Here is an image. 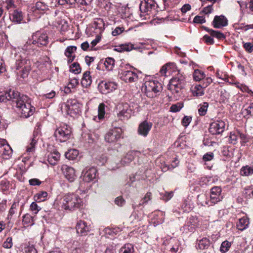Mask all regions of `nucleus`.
Listing matches in <instances>:
<instances>
[{"label": "nucleus", "instance_id": "58", "mask_svg": "<svg viewBox=\"0 0 253 253\" xmlns=\"http://www.w3.org/2000/svg\"><path fill=\"white\" fill-rule=\"evenodd\" d=\"M30 209L35 214H37L41 209V208L35 202L32 203L30 206Z\"/></svg>", "mask_w": 253, "mask_h": 253}, {"label": "nucleus", "instance_id": "18", "mask_svg": "<svg viewBox=\"0 0 253 253\" xmlns=\"http://www.w3.org/2000/svg\"><path fill=\"white\" fill-rule=\"evenodd\" d=\"M140 154V152L138 151H129L121 160V162L123 165H127L132 161L135 157L139 156Z\"/></svg>", "mask_w": 253, "mask_h": 253}, {"label": "nucleus", "instance_id": "31", "mask_svg": "<svg viewBox=\"0 0 253 253\" xmlns=\"http://www.w3.org/2000/svg\"><path fill=\"white\" fill-rule=\"evenodd\" d=\"M85 251V249L84 243L76 242L74 243L71 253H84Z\"/></svg>", "mask_w": 253, "mask_h": 253}, {"label": "nucleus", "instance_id": "59", "mask_svg": "<svg viewBox=\"0 0 253 253\" xmlns=\"http://www.w3.org/2000/svg\"><path fill=\"white\" fill-rule=\"evenodd\" d=\"M182 106L180 104L177 103L176 104H173L170 107V111L172 112H177L180 110Z\"/></svg>", "mask_w": 253, "mask_h": 253}, {"label": "nucleus", "instance_id": "46", "mask_svg": "<svg viewBox=\"0 0 253 253\" xmlns=\"http://www.w3.org/2000/svg\"><path fill=\"white\" fill-rule=\"evenodd\" d=\"M47 196V193L45 191H41L39 193L36 194L34 198L36 201L39 202H42L45 201Z\"/></svg>", "mask_w": 253, "mask_h": 253}, {"label": "nucleus", "instance_id": "42", "mask_svg": "<svg viewBox=\"0 0 253 253\" xmlns=\"http://www.w3.org/2000/svg\"><path fill=\"white\" fill-rule=\"evenodd\" d=\"M152 194L150 192H147L144 197L142 200V202L139 203L138 205H132V208L135 210L137 207L142 206L147 203L151 199Z\"/></svg>", "mask_w": 253, "mask_h": 253}, {"label": "nucleus", "instance_id": "14", "mask_svg": "<svg viewBox=\"0 0 253 253\" xmlns=\"http://www.w3.org/2000/svg\"><path fill=\"white\" fill-rule=\"evenodd\" d=\"M61 170L65 177L69 181L73 182L75 180L76 178L75 170L73 168L67 165H63L61 167Z\"/></svg>", "mask_w": 253, "mask_h": 253}, {"label": "nucleus", "instance_id": "49", "mask_svg": "<svg viewBox=\"0 0 253 253\" xmlns=\"http://www.w3.org/2000/svg\"><path fill=\"white\" fill-rule=\"evenodd\" d=\"M70 71L75 74H79L81 72V68L79 63L75 62L70 66Z\"/></svg>", "mask_w": 253, "mask_h": 253}, {"label": "nucleus", "instance_id": "28", "mask_svg": "<svg viewBox=\"0 0 253 253\" xmlns=\"http://www.w3.org/2000/svg\"><path fill=\"white\" fill-rule=\"evenodd\" d=\"M211 242L209 239L207 238H203L202 239L198 241V248L200 250H205L210 247Z\"/></svg>", "mask_w": 253, "mask_h": 253}, {"label": "nucleus", "instance_id": "1", "mask_svg": "<svg viewBox=\"0 0 253 253\" xmlns=\"http://www.w3.org/2000/svg\"><path fill=\"white\" fill-rule=\"evenodd\" d=\"M13 106L17 108V111L21 114V117L28 118L32 116L35 112V108L32 106L31 102L26 95H21L18 93V96L14 100Z\"/></svg>", "mask_w": 253, "mask_h": 253}, {"label": "nucleus", "instance_id": "11", "mask_svg": "<svg viewBox=\"0 0 253 253\" xmlns=\"http://www.w3.org/2000/svg\"><path fill=\"white\" fill-rule=\"evenodd\" d=\"M117 84L114 82H108L102 81L99 85L98 88L102 94H106L117 89Z\"/></svg>", "mask_w": 253, "mask_h": 253}, {"label": "nucleus", "instance_id": "33", "mask_svg": "<svg viewBox=\"0 0 253 253\" xmlns=\"http://www.w3.org/2000/svg\"><path fill=\"white\" fill-rule=\"evenodd\" d=\"M79 151L76 149H70L65 153V157L69 160H75L79 155Z\"/></svg>", "mask_w": 253, "mask_h": 253}, {"label": "nucleus", "instance_id": "60", "mask_svg": "<svg viewBox=\"0 0 253 253\" xmlns=\"http://www.w3.org/2000/svg\"><path fill=\"white\" fill-rule=\"evenodd\" d=\"M244 47L249 53H251L253 51V44L251 42H246L244 43Z\"/></svg>", "mask_w": 253, "mask_h": 253}, {"label": "nucleus", "instance_id": "44", "mask_svg": "<svg viewBox=\"0 0 253 253\" xmlns=\"http://www.w3.org/2000/svg\"><path fill=\"white\" fill-rule=\"evenodd\" d=\"M105 105L104 103H100L98 107V119L100 120L104 118L105 114Z\"/></svg>", "mask_w": 253, "mask_h": 253}, {"label": "nucleus", "instance_id": "16", "mask_svg": "<svg viewBox=\"0 0 253 253\" xmlns=\"http://www.w3.org/2000/svg\"><path fill=\"white\" fill-rule=\"evenodd\" d=\"M77 233L81 236H85L90 231V227L84 221L79 220L76 224Z\"/></svg>", "mask_w": 253, "mask_h": 253}, {"label": "nucleus", "instance_id": "47", "mask_svg": "<svg viewBox=\"0 0 253 253\" xmlns=\"http://www.w3.org/2000/svg\"><path fill=\"white\" fill-rule=\"evenodd\" d=\"M205 77V74L203 72H201L199 70H195L193 73V78L196 81H200V80L204 79Z\"/></svg>", "mask_w": 253, "mask_h": 253}, {"label": "nucleus", "instance_id": "8", "mask_svg": "<svg viewBox=\"0 0 253 253\" xmlns=\"http://www.w3.org/2000/svg\"><path fill=\"white\" fill-rule=\"evenodd\" d=\"M225 123L221 120L211 123L209 127V132L212 135L221 134L225 129Z\"/></svg>", "mask_w": 253, "mask_h": 253}, {"label": "nucleus", "instance_id": "55", "mask_svg": "<svg viewBox=\"0 0 253 253\" xmlns=\"http://www.w3.org/2000/svg\"><path fill=\"white\" fill-rule=\"evenodd\" d=\"M192 120V117L190 116H185L183 117L182 120V125L185 126L187 127L189 124L191 123Z\"/></svg>", "mask_w": 253, "mask_h": 253}, {"label": "nucleus", "instance_id": "52", "mask_svg": "<svg viewBox=\"0 0 253 253\" xmlns=\"http://www.w3.org/2000/svg\"><path fill=\"white\" fill-rule=\"evenodd\" d=\"M243 113L245 116H253V103H251L250 105L243 110Z\"/></svg>", "mask_w": 253, "mask_h": 253}, {"label": "nucleus", "instance_id": "23", "mask_svg": "<svg viewBox=\"0 0 253 253\" xmlns=\"http://www.w3.org/2000/svg\"><path fill=\"white\" fill-rule=\"evenodd\" d=\"M3 142L0 147V152H2L3 156H5V159L9 157L12 153V149L8 144Z\"/></svg>", "mask_w": 253, "mask_h": 253}, {"label": "nucleus", "instance_id": "43", "mask_svg": "<svg viewBox=\"0 0 253 253\" xmlns=\"http://www.w3.org/2000/svg\"><path fill=\"white\" fill-rule=\"evenodd\" d=\"M22 222L23 225L27 226L32 225L34 224L33 217L29 214H25L23 217Z\"/></svg>", "mask_w": 253, "mask_h": 253}, {"label": "nucleus", "instance_id": "7", "mask_svg": "<svg viewBox=\"0 0 253 253\" xmlns=\"http://www.w3.org/2000/svg\"><path fill=\"white\" fill-rule=\"evenodd\" d=\"M122 129L120 128H114L109 130L105 135L104 139L107 143H116L122 137Z\"/></svg>", "mask_w": 253, "mask_h": 253}, {"label": "nucleus", "instance_id": "50", "mask_svg": "<svg viewBox=\"0 0 253 253\" xmlns=\"http://www.w3.org/2000/svg\"><path fill=\"white\" fill-rule=\"evenodd\" d=\"M230 246L231 243L227 241H225L222 243L220 248V250L222 253H225L229 250Z\"/></svg>", "mask_w": 253, "mask_h": 253}, {"label": "nucleus", "instance_id": "3", "mask_svg": "<svg viewBox=\"0 0 253 253\" xmlns=\"http://www.w3.org/2000/svg\"><path fill=\"white\" fill-rule=\"evenodd\" d=\"M48 43V37L46 33L38 31L32 36V39L29 40L23 46V50L28 51L30 54V50L34 49V45L38 46L46 45Z\"/></svg>", "mask_w": 253, "mask_h": 253}, {"label": "nucleus", "instance_id": "6", "mask_svg": "<svg viewBox=\"0 0 253 253\" xmlns=\"http://www.w3.org/2000/svg\"><path fill=\"white\" fill-rule=\"evenodd\" d=\"M71 134V127L65 124L57 128L54 132L55 137L61 142H65L69 139Z\"/></svg>", "mask_w": 253, "mask_h": 253}, {"label": "nucleus", "instance_id": "32", "mask_svg": "<svg viewBox=\"0 0 253 253\" xmlns=\"http://www.w3.org/2000/svg\"><path fill=\"white\" fill-rule=\"evenodd\" d=\"M11 20L16 23H19L23 19L22 12L17 10H14L11 15L10 16Z\"/></svg>", "mask_w": 253, "mask_h": 253}, {"label": "nucleus", "instance_id": "57", "mask_svg": "<svg viewBox=\"0 0 253 253\" xmlns=\"http://www.w3.org/2000/svg\"><path fill=\"white\" fill-rule=\"evenodd\" d=\"M213 153L212 152H209L203 156V159L205 162L210 161L213 159Z\"/></svg>", "mask_w": 253, "mask_h": 253}, {"label": "nucleus", "instance_id": "9", "mask_svg": "<svg viewBox=\"0 0 253 253\" xmlns=\"http://www.w3.org/2000/svg\"><path fill=\"white\" fill-rule=\"evenodd\" d=\"M121 79L125 82H134L138 79V76L135 72L130 70H121L119 71Z\"/></svg>", "mask_w": 253, "mask_h": 253}, {"label": "nucleus", "instance_id": "12", "mask_svg": "<svg viewBox=\"0 0 253 253\" xmlns=\"http://www.w3.org/2000/svg\"><path fill=\"white\" fill-rule=\"evenodd\" d=\"M19 92L14 90L10 89L7 92H0V102H5L7 100H11L12 105L14 100L18 96Z\"/></svg>", "mask_w": 253, "mask_h": 253}, {"label": "nucleus", "instance_id": "15", "mask_svg": "<svg viewBox=\"0 0 253 253\" xmlns=\"http://www.w3.org/2000/svg\"><path fill=\"white\" fill-rule=\"evenodd\" d=\"M96 169L94 168H86L82 171V176L83 180L89 182L95 178L96 176Z\"/></svg>", "mask_w": 253, "mask_h": 253}, {"label": "nucleus", "instance_id": "61", "mask_svg": "<svg viewBox=\"0 0 253 253\" xmlns=\"http://www.w3.org/2000/svg\"><path fill=\"white\" fill-rule=\"evenodd\" d=\"M123 47L124 51H130L133 49H135L134 45L130 43L123 44Z\"/></svg>", "mask_w": 253, "mask_h": 253}, {"label": "nucleus", "instance_id": "39", "mask_svg": "<svg viewBox=\"0 0 253 253\" xmlns=\"http://www.w3.org/2000/svg\"><path fill=\"white\" fill-rule=\"evenodd\" d=\"M240 173L243 176H249L253 173V168L248 166L243 167L241 169Z\"/></svg>", "mask_w": 253, "mask_h": 253}, {"label": "nucleus", "instance_id": "17", "mask_svg": "<svg viewBox=\"0 0 253 253\" xmlns=\"http://www.w3.org/2000/svg\"><path fill=\"white\" fill-rule=\"evenodd\" d=\"M228 25V20L223 15L215 16L212 21V25L215 28H221Z\"/></svg>", "mask_w": 253, "mask_h": 253}, {"label": "nucleus", "instance_id": "19", "mask_svg": "<svg viewBox=\"0 0 253 253\" xmlns=\"http://www.w3.org/2000/svg\"><path fill=\"white\" fill-rule=\"evenodd\" d=\"M152 126V123L145 121L141 123L138 127V132L140 135L146 136Z\"/></svg>", "mask_w": 253, "mask_h": 253}, {"label": "nucleus", "instance_id": "64", "mask_svg": "<svg viewBox=\"0 0 253 253\" xmlns=\"http://www.w3.org/2000/svg\"><path fill=\"white\" fill-rule=\"evenodd\" d=\"M203 40L208 44H212L214 43L213 38L207 35L203 37Z\"/></svg>", "mask_w": 253, "mask_h": 253}, {"label": "nucleus", "instance_id": "13", "mask_svg": "<svg viewBox=\"0 0 253 253\" xmlns=\"http://www.w3.org/2000/svg\"><path fill=\"white\" fill-rule=\"evenodd\" d=\"M157 7L158 4L155 2V1H141L139 4L140 11L144 13L150 12Z\"/></svg>", "mask_w": 253, "mask_h": 253}, {"label": "nucleus", "instance_id": "48", "mask_svg": "<svg viewBox=\"0 0 253 253\" xmlns=\"http://www.w3.org/2000/svg\"><path fill=\"white\" fill-rule=\"evenodd\" d=\"M238 138V131H232L230 133L229 141V143L235 144L237 143V139Z\"/></svg>", "mask_w": 253, "mask_h": 253}, {"label": "nucleus", "instance_id": "27", "mask_svg": "<svg viewBox=\"0 0 253 253\" xmlns=\"http://www.w3.org/2000/svg\"><path fill=\"white\" fill-rule=\"evenodd\" d=\"M249 224V219L247 217H243L239 219L237 224V227L239 230L243 231L248 227Z\"/></svg>", "mask_w": 253, "mask_h": 253}, {"label": "nucleus", "instance_id": "10", "mask_svg": "<svg viewBox=\"0 0 253 253\" xmlns=\"http://www.w3.org/2000/svg\"><path fill=\"white\" fill-rule=\"evenodd\" d=\"M222 189L220 187L214 186L211 190L210 202L211 204L214 205L221 201L223 199L221 195Z\"/></svg>", "mask_w": 253, "mask_h": 253}, {"label": "nucleus", "instance_id": "29", "mask_svg": "<svg viewBox=\"0 0 253 253\" xmlns=\"http://www.w3.org/2000/svg\"><path fill=\"white\" fill-rule=\"evenodd\" d=\"M242 8L247 9L248 12L253 13V1H238Z\"/></svg>", "mask_w": 253, "mask_h": 253}, {"label": "nucleus", "instance_id": "35", "mask_svg": "<svg viewBox=\"0 0 253 253\" xmlns=\"http://www.w3.org/2000/svg\"><path fill=\"white\" fill-rule=\"evenodd\" d=\"M104 65L105 68L108 71L113 70L115 65V60L112 57H107L104 61Z\"/></svg>", "mask_w": 253, "mask_h": 253}, {"label": "nucleus", "instance_id": "54", "mask_svg": "<svg viewBox=\"0 0 253 253\" xmlns=\"http://www.w3.org/2000/svg\"><path fill=\"white\" fill-rule=\"evenodd\" d=\"M94 24L96 28L100 29L103 28L105 26L104 22L101 18L96 19L94 22Z\"/></svg>", "mask_w": 253, "mask_h": 253}, {"label": "nucleus", "instance_id": "34", "mask_svg": "<svg viewBox=\"0 0 253 253\" xmlns=\"http://www.w3.org/2000/svg\"><path fill=\"white\" fill-rule=\"evenodd\" d=\"M204 87L202 84H197L192 89V93L195 96H201L204 94Z\"/></svg>", "mask_w": 253, "mask_h": 253}, {"label": "nucleus", "instance_id": "45", "mask_svg": "<svg viewBox=\"0 0 253 253\" xmlns=\"http://www.w3.org/2000/svg\"><path fill=\"white\" fill-rule=\"evenodd\" d=\"M209 33L211 36L215 37L219 40H222L225 38L224 35L219 31L211 30L209 31Z\"/></svg>", "mask_w": 253, "mask_h": 253}, {"label": "nucleus", "instance_id": "20", "mask_svg": "<svg viewBox=\"0 0 253 253\" xmlns=\"http://www.w3.org/2000/svg\"><path fill=\"white\" fill-rule=\"evenodd\" d=\"M27 65L31 66V62L29 59L22 56L21 55H17L16 61V69L18 70L23 67H26Z\"/></svg>", "mask_w": 253, "mask_h": 253}, {"label": "nucleus", "instance_id": "56", "mask_svg": "<svg viewBox=\"0 0 253 253\" xmlns=\"http://www.w3.org/2000/svg\"><path fill=\"white\" fill-rule=\"evenodd\" d=\"M193 22L195 23L203 24L206 22V20L205 17L197 15L194 17Z\"/></svg>", "mask_w": 253, "mask_h": 253}, {"label": "nucleus", "instance_id": "21", "mask_svg": "<svg viewBox=\"0 0 253 253\" xmlns=\"http://www.w3.org/2000/svg\"><path fill=\"white\" fill-rule=\"evenodd\" d=\"M60 157V153L57 151H54L48 155L47 161L50 165L54 166L57 164Z\"/></svg>", "mask_w": 253, "mask_h": 253}, {"label": "nucleus", "instance_id": "51", "mask_svg": "<svg viewBox=\"0 0 253 253\" xmlns=\"http://www.w3.org/2000/svg\"><path fill=\"white\" fill-rule=\"evenodd\" d=\"M31 69V67H30L29 65H27L26 67H23L21 68L20 75L21 77L23 79L26 78L28 76Z\"/></svg>", "mask_w": 253, "mask_h": 253}, {"label": "nucleus", "instance_id": "25", "mask_svg": "<svg viewBox=\"0 0 253 253\" xmlns=\"http://www.w3.org/2000/svg\"><path fill=\"white\" fill-rule=\"evenodd\" d=\"M76 49L77 47L75 46H69L66 48L65 54L68 58V62H72L74 60L75 56L72 55V53L74 52Z\"/></svg>", "mask_w": 253, "mask_h": 253}, {"label": "nucleus", "instance_id": "37", "mask_svg": "<svg viewBox=\"0 0 253 253\" xmlns=\"http://www.w3.org/2000/svg\"><path fill=\"white\" fill-rule=\"evenodd\" d=\"M134 250L132 244L125 245L120 250L119 253H134Z\"/></svg>", "mask_w": 253, "mask_h": 253}, {"label": "nucleus", "instance_id": "30", "mask_svg": "<svg viewBox=\"0 0 253 253\" xmlns=\"http://www.w3.org/2000/svg\"><path fill=\"white\" fill-rule=\"evenodd\" d=\"M197 219L194 218H190L184 225V228L190 232H193L197 226Z\"/></svg>", "mask_w": 253, "mask_h": 253}, {"label": "nucleus", "instance_id": "53", "mask_svg": "<svg viewBox=\"0 0 253 253\" xmlns=\"http://www.w3.org/2000/svg\"><path fill=\"white\" fill-rule=\"evenodd\" d=\"M190 201L188 200H184L183 203L181 205V208L184 211L189 212L191 209Z\"/></svg>", "mask_w": 253, "mask_h": 253}, {"label": "nucleus", "instance_id": "41", "mask_svg": "<svg viewBox=\"0 0 253 253\" xmlns=\"http://www.w3.org/2000/svg\"><path fill=\"white\" fill-rule=\"evenodd\" d=\"M175 64L173 63H169L163 66L160 70V74L162 76H166V73L171 68H174Z\"/></svg>", "mask_w": 253, "mask_h": 253}, {"label": "nucleus", "instance_id": "40", "mask_svg": "<svg viewBox=\"0 0 253 253\" xmlns=\"http://www.w3.org/2000/svg\"><path fill=\"white\" fill-rule=\"evenodd\" d=\"M48 7L49 5L48 3H45L42 1H37L35 5V9L42 11L48 9Z\"/></svg>", "mask_w": 253, "mask_h": 253}, {"label": "nucleus", "instance_id": "2", "mask_svg": "<svg viewBox=\"0 0 253 253\" xmlns=\"http://www.w3.org/2000/svg\"><path fill=\"white\" fill-rule=\"evenodd\" d=\"M83 204V200L80 196L73 193L65 195L60 201L61 209L70 211L80 208Z\"/></svg>", "mask_w": 253, "mask_h": 253}, {"label": "nucleus", "instance_id": "62", "mask_svg": "<svg viewBox=\"0 0 253 253\" xmlns=\"http://www.w3.org/2000/svg\"><path fill=\"white\" fill-rule=\"evenodd\" d=\"M26 253H37V250L33 245H29L25 248Z\"/></svg>", "mask_w": 253, "mask_h": 253}, {"label": "nucleus", "instance_id": "36", "mask_svg": "<svg viewBox=\"0 0 253 253\" xmlns=\"http://www.w3.org/2000/svg\"><path fill=\"white\" fill-rule=\"evenodd\" d=\"M124 107L126 109H123L120 113L118 114L119 117H123L124 119H128L131 116V110L128 109V106L127 104H126Z\"/></svg>", "mask_w": 253, "mask_h": 253}, {"label": "nucleus", "instance_id": "22", "mask_svg": "<svg viewBox=\"0 0 253 253\" xmlns=\"http://www.w3.org/2000/svg\"><path fill=\"white\" fill-rule=\"evenodd\" d=\"M38 139L37 136L34 133L33 138L26 148V152L29 154H33L35 150V145H36Z\"/></svg>", "mask_w": 253, "mask_h": 253}, {"label": "nucleus", "instance_id": "63", "mask_svg": "<svg viewBox=\"0 0 253 253\" xmlns=\"http://www.w3.org/2000/svg\"><path fill=\"white\" fill-rule=\"evenodd\" d=\"M12 246L11 238H7L6 241L3 244V247L6 249H9Z\"/></svg>", "mask_w": 253, "mask_h": 253}, {"label": "nucleus", "instance_id": "38", "mask_svg": "<svg viewBox=\"0 0 253 253\" xmlns=\"http://www.w3.org/2000/svg\"><path fill=\"white\" fill-rule=\"evenodd\" d=\"M209 107V103L208 102H203L199 105L198 113L200 116H205L207 112Z\"/></svg>", "mask_w": 253, "mask_h": 253}, {"label": "nucleus", "instance_id": "4", "mask_svg": "<svg viewBox=\"0 0 253 253\" xmlns=\"http://www.w3.org/2000/svg\"><path fill=\"white\" fill-rule=\"evenodd\" d=\"M163 90L162 84L156 80L147 81L144 84V91L149 98H154L159 95Z\"/></svg>", "mask_w": 253, "mask_h": 253}, {"label": "nucleus", "instance_id": "26", "mask_svg": "<svg viewBox=\"0 0 253 253\" xmlns=\"http://www.w3.org/2000/svg\"><path fill=\"white\" fill-rule=\"evenodd\" d=\"M92 83L91 77L90 75V72L86 71L84 73L82 80V84L83 86L87 87L89 86Z\"/></svg>", "mask_w": 253, "mask_h": 253}, {"label": "nucleus", "instance_id": "5", "mask_svg": "<svg viewBox=\"0 0 253 253\" xmlns=\"http://www.w3.org/2000/svg\"><path fill=\"white\" fill-rule=\"evenodd\" d=\"M185 82L184 76L178 72L170 80L168 89L173 94H178L184 87Z\"/></svg>", "mask_w": 253, "mask_h": 253}, {"label": "nucleus", "instance_id": "24", "mask_svg": "<svg viewBox=\"0 0 253 253\" xmlns=\"http://www.w3.org/2000/svg\"><path fill=\"white\" fill-rule=\"evenodd\" d=\"M197 202L199 205L202 206H212L210 201L208 200V196L205 194H200L198 196Z\"/></svg>", "mask_w": 253, "mask_h": 253}]
</instances>
